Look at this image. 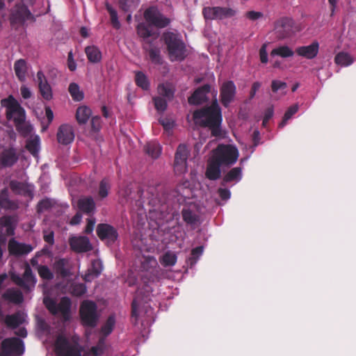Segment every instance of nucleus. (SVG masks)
Returning a JSON list of instances; mask_svg holds the SVG:
<instances>
[{"mask_svg": "<svg viewBox=\"0 0 356 356\" xmlns=\"http://www.w3.org/2000/svg\"><path fill=\"white\" fill-rule=\"evenodd\" d=\"M193 118L195 125L208 128L212 136H222V112L216 98L212 101L211 105L195 110L193 113Z\"/></svg>", "mask_w": 356, "mask_h": 356, "instance_id": "nucleus-1", "label": "nucleus"}, {"mask_svg": "<svg viewBox=\"0 0 356 356\" xmlns=\"http://www.w3.org/2000/svg\"><path fill=\"white\" fill-rule=\"evenodd\" d=\"M144 17L148 25L140 23L137 26L138 35L144 39L158 38L159 34L158 31L154 29L151 26L161 29L170 23V19L164 16L155 7L147 9L144 13Z\"/></svg>", "mask_w": 356, "mask_h": 356, "instance_id": "nucleus-2", "label": "nucleus"}, {"mask_svg": "<svg viewBox=\"0 0 356 356\" xmlns=\"http://www.w3.org/2000/svg\"><path fill=\"white\" fill-rule=\"evenodd\" d=\"M182 184L178 185L175 189H169L162 185H158L156 188L157 193L155 199L158 200L161 204L177 203L178 204H184L186 199L190 198L191 193V189L186 185Z\"/></svg>", "mask_w": 356, "mask_h": 356, "instance_id": "nucleus-3", "label": "nucleus"}, {"mask_svg": "<svg viewBox=\"0 0 356 356\" xmlns=\"http://www.w3.org/2000/svg\"><path fill=\"white\" fill-rule=\"evenodd\" d=\"M238 150L232 145L220 144L212 151L211 157L222 167H230L238 160Z\"/></svg>", "mask_w": 356, "mask_h": 356, "instance_id": "nucleus-4", "label": "nucleus"}, {"mask_svg": "<svg viewBox=\"0 0 356 356\" xmlns=\"http://www.w3.org/2000/svg\"><path fill=\"white\" fill-rule=\"evenodd\" d=\"M1 106L6 108V118L13 120L15 126L21 125L25 121V111L13 95L1 101Z\"/></svg>", "mask_w": 356, "mask_h": 356, "instance_id": "nucleus-5", "label": "nucleus"}, {"mask_svg": "<svg viewBox=\"0 0 356 356\" xmlns=\"http://www.w3.org/2000/svg\"><path fill=\"white\" fill-rule=\"evenodd\" d=\"M79 314L83 325L93 328L97 325L99 316L97 305L94 301L83 300L80 305Z\"/></svg>", "mask_w": 356, "mask_h": 356, "instance_id": "nucleus-6", "label": "nucleus"}, {"mask_svg": "<svg viewBox=\"0 0 356 356\" xmlns=\"http://www.w3.org/2000/svg\"><path fill=\"white\" fill-rule=\"evenodd\" d=\"M43 303L51 314L56 315L60 313L64 321H67L70 319L72 302L68 297L61 298L59 303H57L51 298L45 297L43 300Z\"/></svg>", "mask_w": 356, "mask_h": 356, "instance_id": "nucleus-7", "label": "nucleus"}, {"mask_svg": "<svg viewBox=\"0 0 356 356\" xmlns=\"http://www.w3.org/2000/svg\"><path fill=\"white\" fill-rule=\"evenodd\" d=\"M58 356H82L83 348L76 341H70L63 335H58L55 341Z\"/></svg>", "mask_w": 356, "mask_h": 356, "instance_id": "nucleus-8", "label": "nucleus"}, {"mask_svg": "<svg viewBox=\"0 0 356 356\" xmlns=\"http://www.w3.org/2000/svg\"><path fill=\"white\" fill-rule=\"evenodd\" d=\"M24 352V342L17 337L6 338L1 342V356H20Z\"/></svg>", "mask_w": 356, "mask_h": 356, "instance_id": "nucleus-9", "label": "nucleus"}, {"mask_svg": "<svg viewBox=\"0 0 356 356\" xmlns=\"http://www.w3.org/2000/svg\"><path fill=\"white\" fill-rule=\"evenodd\" d=\"M13 281L25 292L32 291L35 286L37 280L33 275L32 270L29 264H25L24 272L22 276L13 275H12Z\"/></svg>", "mask_w": 356, "mask_h": 356, "instance_id": "nucleus-10", "label": "nucleus"}, {"mask_svg": "<svg viewBox=\"0 0 356 356\" xmlns=\"http://www.w3.org/2000/svg\"><path fill=\"white\" fill-rule=\"evenodd\" d=\"M298 31L292 19L282 17L275 23L274 31L279 39H284L291 37Z\"/></svg>", "mask_w": 356, "mask_h": 356, "instance_id": "nucleus-11", "label": "nucleus"}, {"mask_svg": "<svg viewBox=\"0 0 356 356\" xmlns=\"http://www.w3.org/2000/svg\"><path fill=\"white\" fill-rule=\"evenodd\" d=\"M34 17L27 6L17 4L11 10L10 20L12 25H23L27 20H33Z\"/></svg>", "mask_w": 356, "mask_h": 356, "instance_id": "nucleus-12", "label": "nucleus"}, {"mask_svg": "<svg viewBox=\"0 0 356 356\" xmlns=\"http://www.w3.org/2000/svg\"><path fill=\"white\" fill-rule=\"evenodd\" d=\"M96 232L100 240L106 241L108 245H113L118 238L117 229L108 224H99L97 226Z\"/></svg>", "mask_w": 356, "mask_h": 356, "instance_id": "nucleus-13", "label": "nucleus"}, {"mask_svg": "<svg viewBox=\"0 0 356 356\" xmlns=\"http://www.w3.org/2000/svg\"><path fill=\"white\" fill-rule=\"evenodd\" d=\"M188 154L186 146L180 144L175 155L174 169L176 173L183 174L186 172Z\"/></svg>", "mask_w": 356, "mask_h": 356, "instance_id": "nucleus-14", "label": "nucleus"}, {"mask_svg": "<svg viewBox=\"0 0 356 356\" xmlns=\"http://www.w3.org/2000/svg\"><path fill=\"white\" fill-rule=\"evenodd\" d=\"M236 92V88L232 81H225L220 88L221 104L227 108L233 102Z\"/></svg>", "mask_w": 356, "mask_h": 356, "instance_id": "nucleus-15", "label": "nucleus"}, {"mask_svg": "<svg viewBox=\"0 0 356 356\" xmlns=\"http://www.w3.org/2000/svg\"><path fill=\"white\" fill-rule=\"evenodd\" d=\"M70 248L75 252H86L92 250V245L86 236H72L69 238Z\"/></svg>", "mask_w": 356, "mask_h": 356, "instance_id": "nucleus-16", "label": "nucleus"}, {"mask_svg": "<svg viewBox=\"0 0 356 356\" xmlns=\"http://www.w3.org/2000/svg\"><path fill=\"white\" fill-rule=\"evenodd\" d=\"M210 91L211 86L208 83L197 88L188 97V103L191 105H200L207 102V95Z\"/></svg>", "mask_w": 356, "mask_h": 356, "instance_id": "nucleus-17", "label": "nucleus"}, {"mask_svg": "<svg viewBox=\"0 0 356 356\" xmlns=\"http://www.w3.org/2000/svg\"><path fill=\"white\" fill-rule=\"evenodd\" d=\"M33 249L31 245L19 243L13 238L8 241V250L10 255H25L30 253Z\"/></svg>", "mask_w": 356, "mask_h": 356, "instance_id": "nucleus-18", "label": "nucleus"}, {"mask_svg": "<svg viewBox=\"0 0 356 356\" xmlns=\"http://www.w3.org/2000/svg\"><path fill=\"white\" fill-rule=\"evenodd\" d=\"M12 191L16 195L32 198L33 197V186L28 183L17 180H11L9 184Z\"/></svg>", "mask_w": 356, "mask_h": 356, "instance_id": "nucleus-19", "label": "nucleus"}, {"mask_svg": "<svg viewBox=\"0 0 356 356\" xmlns=\"http://www.w3.org/2000/svg\"><path fill=\"white\" fill-rule=\"evenodd\" d=\"M56 136L60 144L67 145L72 143L74 139V129L69 124H62L58 129Z\"/></svg>", "mask_w": 356, "mask_h": 356, "instance_id": "nucleus-20", "label": "nucleus"}, {"mask_svg": "<svg viewBox=\"0 0 356 356\" xmlns=\"http://www.w3.org/2000/svg\"><path fill=\"white\" fill-rule=\"evenodd\" d=\"M37 80L40 93L45 100H51L53 97L52 89L44 73L40 70L37 72Z\"/></svg>", "mask_w": 356, "mask_h": 356, "instance_id": "nucleus-21", "label": "nucleus"}, {"mask_svg": "<svg viewBox=\"0 0 356 356\" xmlns=\"http://www.w3.org/2000/svg\"><path fill=\"white\" fill-rule=\"evenodd\" d=\"M221 167H222V165L211 156L207 162L205 172L206 177L212 181L218 179L221 177Z\"/></svg>", "mask_w": 356, "mask_h": 356, "instance_id": "nucleus-22", "label": "nucleus"}, {"mask_svg": "<svg viewBox=\"0 0 356 356\" xmlns=\"http://www.w3.org/2000/svg\"><path fill=\"white\" fill-rule=\"evenodd\" d=\"M17 161L18 155L13 147L3 149L0 155V162L5 168L12 167Z\"/></svg>", "mask_w": 356, "mask_h": 356, "instance_id": "nucleus-23", "label": "nucleus"}, {"mask_svg": "<svg viewBox=\"0 0 356 356\" xmlns=\"http://www.w3.org/2000/svg\"><path fill=\"white\" fill-rule=\"evenodd\" d=\"M165 44H184L183 35L176 30L167 31L161 37Z\"/></svg>", "mask_w": 356, "mask_h": 356, "instance_id": "nucleus-24", "label": "nucleus"}, {"mask_svg": "<svg viewBox=\"0 0 356 356\" xmlns=\"http://www.w3.org/2000/svg\"><path fill=\"white\" fill-rule=\"evenodd\" d=\"M17 225V218L14 216H3L0 218V225L6 228L8 236H14Z\"/></svg>", "mask_w": 356, "mask_h": 356, "instance_id": "nucleus-25", "label": "nucleus"}, {"mask_svg": "<svg viewBox=\"0 0 356 356\" xmlns=\"http://www.w3.org/2000/svg\"><path fill=\"white\" fill-rule=\"evenodd\" d=\"M242 178V168L241 167H235L232 168L223 177L221 181V186H225L229 182H238Z\"/></svg>", "mask_w": 356, "mask_h": 356, "instance_id": "nucleus-26", "label": "nucleus"}, {"mask_svg": "<svg viewBox=\"0 0 356 356\" xmlns=\"http://www.w3.org/2000/svg\"><path fill=\"white\" fill-rule=\"evenodd\" d=\"M183 220L191 227L195 228L198 224L200 217L195 211L189 208H184L181 211Z\"/></svg>", "mask_w": 356, "mask_h": 356, "instance_id": "nucleus-27", "label": "nucleus"}, {"mask_svg": "<svg viewBox=\"0 0 356 356\" xmlns=\"http://www.w3.org/2000/svg\"><path fill=\"white\" fill-rule=\"evenodd\" d=\"M168 51L172 61L182 60L186 56V46H168Z\"/></svg>", "mask_w": 356, "mask_h": 356, "instance_id": "nucleus-28", "label": "nucleus"}, {"mask_svg": "<svg viewBox=\"0 0 356 356\" xmlns=\"http://www.w3.org/2000/svg\"><path fill=\"white\" fill-rule=\"evenodd\" d=\"M2 298L14 304H21L24 301L22 293L17 289H8L2 295Z\"/></svg>", "mask_w": 356, "mask_h": 356, "instance_id": "nucleus-29", "label": "nucleus"}, {"mask_svg": "<svg viewBox=\"0 0 356 356\" xmlns=\"http://www.w3.org/2000/svg\"><path fill=\"white\" fill-rule=\"evenodd\" d=\"M0 208L6 210H16L18 209L17 203L9 199L6 188H3L0 193Z\"/></svg>", "mask_w": 356, "mask_h": 356, "instance_id": "nucleus-30", "label": "nucleus"}, {"mask_svg": "<svg viewBox=\"0 0 356 356\" xmlns=\"http://www.w3.org/2000/svg\"><path fill=\"white\" fill-rule=\"evenodd\" d=\"M53 268L56 273L62 277H66L70 275L67 259L62 258L56 260L53 264Z\"/></svg>", "mask_w": 356, "mask_h": 356, "instance_id": "nucleus-31", "label": "nucleus"}, {"mask_svg": "<svg viewBox=\"0 0 356 356\" xmlns=\"http://www.w3.org/2000/svg\"><path fill=\"white\" fill-rule=\"evenodd\" d=\"M92 115L91 109L86 106H79L76 111V119L79 124H85Z\"/></svg>", "mask_w": 356, "mask_h": 356, "instance_id": "nucleus-32", "label": "nucleus"}, {"mask_svg": "<svg viewBox=\"0 0 356 356\" xmlns=\"http://www.w3.org/2000/svg\"><path fill=\"white\" fill-rule=\"evenodd\" d=\"M78 207L82 212L90 214L95 209V203L91 197H86L78 201Z\"/></svg>", "mask_w": 356, "mask_h": 356, "instance_id": "nucleus-33", "label": "nucleus"}, {"mask_svg": "<svg viewBox=\"0 0 356 356\" xmlns=\"http://www.w3.org/2000/svg\"><path fill=\"white\" fill-rule=\"evenodd\" d=\"M14 70L16 76L20 81H25L27 72V66L26 62L24 59H19L15 62Z\"/></svg>", "mask_w": 356, "mask_h": 356, "instance_id": "nucleus-34", "label": "nucleus"}, {"mask_svg": "<svg viewBox=\"0 0 356 356\" xmlns=\"http://www.w3.org/2000/svg\"><path fill=\"white\" fill-rule=\"evenodd\" d=\"M147 56L150 61L154 65L162 64V58L161 56L160 49L156 46H149L145 49Z\"/></svg>", "mask_w": 356, "mask_h": 356, "instance_id": "nucleus-35", "label": "nucleus"}, {"mask_svg": "<svg viewBox=\"0 0 356 356\" xmlns=\"http://www.w3.org/2000/svg\"><path fill=\"white\" fill-rule=\"evenodd\" d=\"M144 150L152 159H157L161 153V147L156 141H151L145 145Z\"/></svg>", "mask_w": 356, "mask_h": 356, "instance_id": "nucleus-36", "label": "nucleus"}, {"mask_svg": "<svg viewBox=\"0 0 356 356\" xmlns=\"http://www.w3.org/2000/svg\"><path fill=\"white\" fill-rule=\"evenodd\" d=\"M296 52L298 55L308 59L314 58L318 52V46H300Z\"/></svg>", "mask_w": 356, "mask_h": 356, "instance_id": "nucleus-37", "label": "nucleus"}, {"mask_svg": "<svg viewBox=\"0 0 356 356\" xmlns=\"http://www.w3.org/2000/svg\"><path fill=\"white\" fill-rule=\"evenodd\" d=\"M85 51L90 62L95 63L101 60L102 53L97 46H86Z\"/></svg>", "mask_w": 356, "mask_h": 356, "instance_id": "nucleus-38", "label": "nucleus"}, {"mask_svg": "<svg viewBox=\"0 0 356 356\" xmlns=\"http://www.w3.org/2000/svg\"><path fill=\"white\" fill-rule=\"evenodd\" d=\"M354 60L355 59L353 57H352L349 54L343 51L338 53L334 58V62L336 64L342 67L350 65Z\"/></svg>", "mask_w": 356, "mask_h": 356, "instance_id": "nucleus-39", "label": "nucleus"}, {"mask_svg": "<svg viewBox=\"0 0 356 356\" xmlns=\"http://www.w3.org/2000/svg\"><path fill=\"white\" fill-rule=\"evenodd\" d=\"M68 91L72 99L75 102H81L84 98L83 91L80 90L79 86L76 83H71L70 84Z\"/></svg>", "mask_w": 356, "mask_h": 356, "instance_id": "nucleus-40", "label": "nucleus"}, {"mask_svg": "<svg viewBox=\"0 0 356 356\" xmlns=\"http://www.w3.org/2000/svg\"><path fill=\"white\" fill-rule=\"evenodd\" d=\"M220 6L205 7L203 8L202 14L206 19L220 20Z\"/></svg>", "mask_w": 356, "mask_h": 356, "instance_id": "nucleus-41", "label": "nucleus"}, {"mask_svg": "<svg viewBox=\"0 0 356 356\" xmlns=\"http://www.w3.org/2000/svg\"><path fill=\"white\" fill-rule=\"evenodd\" d=\"M102 271V267L99 262L97 261H94L92 263V267L88 270V273H86L84 277L83 280L86 282H90L91 280V276H94L95 277H97Z\"/></svg>", "mask_w": 356, "mask_h": 356, "instance_id": "nucleus-42", "label": "nucleus"}, {"mask_svg": "<svg viewBox=\"0 0 356 356\" xmlns=\"http://www.w3.org/2000/svg\"><path fill=\"white\" fill-rule=\"evenodd\" d=\"M25 147L33 156H36L40 149V138L36 136L27 140Z\"/></svg>", "mask_w": 356, "mask_h": 356, "instance_id": "nucleus-43", "label": "nucleus"}, {"mask_svg": "<svg viewBox=\"0 0 356 356\" xmlns=\"http://www.w3.org/2000/svg\"><path fill=\"white\" fill-rule=\"evenodd\" d=\"M157 90L161 96L167 98L168 100L172 99L174 97L175 90L170 84L161 83L159 85Z\"/></svg>", "mask_w": 356, "mask_h": 356, "instance_id": "nucleus-44", "label": "nucleus"}, {"mask_svg": "<svg viewBox=\"0 0 356 356\" xmlns=\"http://www.w3.org/2000/svg\"><path fill=\"white\" fill-rule=\"evenodd\" d=\"M111 189L110 181L107 178H104L100 182L98 188V196L100 199L106 197Z\"/></svg>", "mask_w": 356, "mask_h": 356, "instance_id": "nucleus-45", "label": "nucleus"}, {"mask_svg": "<svg viewBox=\"0 0 356 356\" xmlns=\"http://www.w3.org/2000/svg\"><path fill=\"white\" fill-rule=\"evenodd\" d=\"M115 319L114 316H109L106 323L102 325L101 328V334L106 337L113 331L115 326Z\"/></svg>", "mask_w": 356, "mask_h": 356, "instance_id": "nucleus-46", "label": "nucleus"}, {"mask_svg": "<svg viewBox=\"0 0 356 356\" xmlns=\"http://www.w3.org/2000/svg\"><path fill=\"white\" fill-rule=\"evenodd\" d=\"M139 4V0H120V6L125 13H132Z\"/></svg>", "mask_w": 356, "mask_h": 356, "instance_id": "nucleus-47", "label": "nucleus"}, {"mask_svg": "<svg viewBox=\"0 0 356 356\" xmlns=\"http://www.w3.org/2000/svg\"><path fill=\"white\" fill-rule=\"evenodd\" d=\"M135 82L137 86L143 90H148L149 88V83L146 75L142 72H136Z\"/></svg>", "mask_w": 356, "mask_h": 356, "instance_id": "nucleus-48", "label": "nucleus"}, {"mask_svg": "<svg viewBox=\"0 0 356 356\" xmlns=\"http://www.w3.org/2000/svg\"><path fill=\"white\" fill-rule=\"evenodd\" d=\"M177 257L175 254L171 252H165L160 259L161 264L165 266H173L177 263Z\"/></svg>", "mask_w": 356, "mask_h": 356, "instance_id": "nucleus-49", "label": "nucleus"}, {"mask_svg": "<svg viewBox=\"0 0 356 356\" xmlns=\"http://www.w3.org/2000/svg\"><path fill=\"white\" fill-rule=\"evenodd\" d=\"M70 290L72 296L80 297L86 293L87 288L83 283H73L71 284Z\"/></svg>", "mask_w": 356, "mask_h": 356, "instance_id": "nucleus-50", "label": "nucleus"}, {"mask_svg": "<svg viewBox=\"0 0 356 356\" xmlns=\"http://www.w3.org/2000/svg\"><path fill=\"white\" fill-rule=\"evenodd\" d=\"M204 250L203 246H197L191 250V257L188 259V263L191 267H193L197 263L200 257L202 254Z\"/></svg>", "mask_w": 356, "mask_h": 356, "instance_id": "nucleus-51", "label": "nucleus"}, {"mask_svg": "<svg viewBox=\"0 0 356 356\" xmlns=\"http://www.w3.org/2000/svg\"><path fill=\"white\" fill-rule=\"evenodd\" d=\"M5 323L9 327H17L22 323L19 314H14L11 315H7L5 318Z\"/></svg>", "mask_w": 356, "mask_h": 356, "instance_id": "nucleus-52", "label": "nucleus"}, {"mask_svg": "<svg viewBox=\"0 0 356 356\" xmlns=\"http://www.w3.org/2000/svg\"><path fill=\"white\" fill-rule=\"evenodd\" d=\"M298 104H294V105H292L291 106H290L285 112L283 119L279 124V127H281V128L284 127L286 125L287 121L289 119H291V118L294 114H296L298 112Z\"/></svg>", "mask_w": 356, "mask_h": 356, "instance_id": "nucleus-53", "label": "nucleus"}, {"mask_svg": "<svg viewBox=\"0 0 356 356\" xmlns=\"http://www.w3.org/2000/svg\"><path fill=\"white\" fill-rule=\"evenodd\" d=\"M38 273L42 280H51L54 278V274L47 266H38Z\"/></svg>", "mask_w": 356, "mask_h": 356, "instance_id": "nucleus-54", "label": "nucleus"}, {"mask_svg": "<svg viewBox=\"0 0 356 356\" xmlns=\"http://www.w3.org/2000/svg\"><path fill=\"white\" fill-rule=\"evenodd\" d=\"M293 52L287 46H280L277 49H275L272 51L271 55H279L283 58L291 56Z\"/></svg>", "mask_w": 356, "mask_h": 356, "instance_id": "nucleus-55", "label": "nucleus"}, {"mask_svg": "<svg viewBox=\"0 0 356 356\" xmlns=\"http://www.w3.org/2000/svg\"><path fill=\"white\" fill-rule=\"evenodd\" d=\"M220 20H222V19H226V18H230V17H232L234 16H235L237 13V10L234 9V8H229V7H220Z\"/></svg>", "mask_w": 356, "mask_h": 356, "instance_id": "nucleus-56", "label": "nucleus"}, {"mask_svg": "<svg viewBox=\"0 0 356 356\" xmlns=\"http://www.w3.org/2000/svg\"><path fill=\"white\" fill-rule=\"evenodd\" d=\"M155 108L159 112H163L167 108V101L161 97H155L153 98Z\"/></svg>", "mask_w": 356, "mask_h": 356, "instance_id": "nucleus-57", "label": "nucleus"}, {"mask_svg": "<svg viewBox=\"0 0 356 356\" xmlns=\"http://www.w3.org/2000/svg\"><path fill=\"white\" fill-rule=\"evenodd\" d=\"M37 328L40 332L43 333H49L50 332V326L46 321L40 317H37Z\"/></svg>", "mask_w": 356, "mask_h": 356, "instance_id": "nucleus-58", "label": "nucleus"}, {"mask_svg": "<svg viewBox=\"0 0 356 356\" xmlns=\"http://www.w3.org/2000/svg\"><path fill=\"white\" fill-rule=\"evenodd\" d=\"M91 130L94 132H98L102 128V119L99 116L96 115L92 118L91 122Z\"/></svg>", "mask_w": 356, "mask_h": 356, "instance_id": "nucleus-59", "label": "nucleus"}, {"mask_svg": "<svg viewBox=\"0 0 356 356\" xmlns=\"http://www.w3.org/2000/svg\"><path fill=\"white\" fill-rule=\"evenodd\" d=\"M287 88L286 82L273 80L271 82V90L273 92H277L279 90H284Z\"/></svg>", "mask_w": 356, "mask_h": 356, "instance_id": "nucleus-60", "label": "nucleus"}, {"mask_svg": "<svg viewBox=\"0 0 356 356\" xmlns=\"http://www.w3.org/2000/svg\"><path fill=\"white\" fill-rule=\"evenodd\" d=\"M52 207V203L50 200L44 199L39 202L38 204V211L42 212L49 209Z\"/></svg>", "mask_w": 356, "mask_h": 356, "instance_id": "nucleus-61", "label": "nucleus"}, {"mask_svg": "<svg viewBox=\"0 0 356 356\" xmlns=\"http://www.w3.org/2000/svg\"><path fill=\"white\" fill-rule=\"evenodd\" d=\"M95 222H96V220H95V218H88L87 220V224H86V226L85 230H84L86 234H90L92 232L95 225Z\"/></svg>", "mask_w": 356, "mask_h": 356, "instance_id": "nucleus-62", "label": "nucleus"}, {"mask_svg": "<svg viewBox=\"0 0 356 356\" xmlns=\"http://www.w3.org/2000/svg\"><path fill=\"white\" fill-rule=\"evenodd\" d=\"M218 193L222 200L226 201L231 197V193L229 190L227 188H219L218 189Z\"/></svg>", "mask_w": 356, "mask_h": 356, "instance_id": "nucleus-63", "label": "nucleus"}, {"mask_svg": "<svg viewBox=\"0 0 356 356\" xmlns=\"http://www.w3.org/2000/svg\"><path fill=\"white\" fill-rule=\"evenodd\" d=\"M67 66H68V68L70 71L73 72L76 70V63L73 58V54H72V51H70L69 53H68V56H67Z\"/></svg>", "mask_w": 356, "mask_h": 356, "instance_id": "nucleus-64", "label": "nucleus"}]
</instances>
